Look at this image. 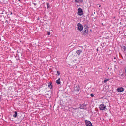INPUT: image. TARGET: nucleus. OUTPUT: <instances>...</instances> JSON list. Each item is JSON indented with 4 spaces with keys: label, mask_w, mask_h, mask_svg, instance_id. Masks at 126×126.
<instances>
[{
    "label": "nucleus",
    "mask_w": 126,
    "mask_h": 126,
    "mask_svg": "<svg viewBox=\"0 0 126 126\" xmlns=\"http://www.w3.org/2000/svg\"><path fill=\"white\" fill-rule=\"evenodd\" d=\"M99 109L101 111H107V106L104 104H101L99 106Z\"/></svg>",
    "instance_id": "1"
},
{
    "label": "nucleus",
    "mask_w": 126,
    "mask_h": 126,
    "mask_svg": "<svg viewBox=\"0 0 126 126\" xmlns=\"http://www.w3.org/2000/svg\"><path fill=\"white\" fill-rule=\"evenodd\" d=\"M79 90H80V88L79 87V86H76V87H74V91L76 93H78L79 92Z\"/></svg>",
    "instance_id": "2"
},
{
    "label": "nucleus",
    "mask_w": 126,
    "mask_h": 126,
    "mask_svg": "<svg viewBox=\"0 0 126 126\" xmlns=\"http://www.w3.org/2000/svg\"><path fill=\"white\" fill-rule=\"evenodd\" d=\"M78 15H79L80 16H81V15H83V11L81 8H79L78 9Z\"/></svg>",
    "instance_id": "3"
},
{
    "label": "nucleus",
    "mask_w": 126,
    "mask_h": 126,
    "mask_svg": "<svg viewBox=\"0 0 126 126\" xmlns=\"http://www.w3.org/2000/svg\"><path fill=\"white\" fill-rule=\"evenodd\" d=\"M77 26L78 29L79 30V31H82V30H83V26H82V25H81V24L78 23Z\"/></svg>",
    "instance_id": "4"
},
{
    "label": "nucleus",
    "mask_w": 126,
    "mask_h": 126,
    "mask_svg": "<svg viewBox=\"0 0 126 126\" xmlns=\"http://www.w3.org/2000/svg\"><path fill=\"white\" fill-rule=\"evenodd\" d=\"M87 33H88V29H87V28H85L82 32V35H87Z\"/></svg>",
    "instance_id": "5"
},
{
    "label": "nucleus",
    "mask_w": 126,
    "mask_h": 126,
    "mask_svg": "<svg viewBox=\"0 0 126 126\" xmlns=\"http://www.w3.org/2000/svg\"><path fill=\"white\" fill-rule=\"evenodd\" d=\"M85 122L86 126H92V124L91 123V122L88 120H85Z\"/></svg>",
    "instance_id": "6"
},
{
    "label": "nucleus",
    "mask_w": 126,
    "mask_h": 126,
    "mask_svg": "<svg viewBox=\"0 0 126 126\" xmlns=\"http://www.w3.org/2000/svg\"><path fill=\"white\" fill-rule=\"evenodd\" d=\"M117 90L118 92H123V91H124V88H123V87H120V88H117Z\"/></svg>",
    "instance_id": "7"
},
{
    "label": "nucleus",
    "mask_w": 126,
    "mask_h": 126,
    "mask_svg": "<svg viewBox=\"0 0 126 126\" xmlns=\"http://www.w3.org/2000/svg\"><path fill=\"white\" fill-rule=\"evenodd\" d=\"M80 109H86V105H85V104L81 105L80 106Z\"/></svg>",
    "instance_id": "8"
},
{
    "label": "nucleus",
    "mask_w": 126,
    "mask_h": 126,
    "mask_svg": "<svg viewBox=\"0 0 126 126\" xmlns=\"http://www.w3.org/2000/svg\"><path fill=\"white\" fill-rule=\"evenodd\" d=\"M48 87L50 88V89H52L53 88V86L52 85V83H49L48 85Z\"/></svg>",
    "instance_id": "9"
},
{
    "label": "nucleus",
    "mask_w": 126,
    "mask_h": 126,
    "mask_svg": "<svg viewBox=\"0 0 126 126\" xmlns=\"http://www.w3.org/2000/svg\"><path fill=\"white\" fill-rule=\"evenodd\" d=\"M57 84H61V78H59L57 80H56Z\"/></svg>",
    "instance_id": "10"
},
{
    "label": "nucleus",
    "mask_w": 126,
    "mask_h": 126,
    "mask_svg": "<svg viewBox=\"0 0 126 126\" xmlns=\"http://www.w3.org/2000/svg\"><path fill=\"white\" fill-rule=\"evenodd\" d=\"M81 53H82V50H79L76 51V53L77 54V55H80Z\"/></svg>",
    "instance_id": "11"
},
{
    "label": "nucleus",
    "mask_w": 126,
    "mask_h": 126,
    "mask_svg": "<svg viewBox=\"0 0 126 126\" xmlns=\"http://www.w3.org/2000/svg\"><path fill=\"white\" fill-rule=\"evenodd\" d=\"M14 118H17V112L15 111L14 114L13 115Z\"/></svg>",
    "instance_id": "12"
},
{
    "label": "nucleus",
    "mask_w": 126,
    "mask_h": 126,
    "mask_svg": "<svg viewBox=\"0 0 126 126\" xmlns=\"http://www.w3.org/2000/svg\"><path fill=\"white\" fill-rule=\"evenodd\" d=\"M75 2L77 3H79V2H82V1H80V0H75Z\"/></svg>",
    "instance_id": "13"
},
{
    "label": "nucleus",
    "mask_w": 126,
    "mask_h": 126,
    "mask_svg": "<svg viewBox=\"0 0 126 126\" xmlns=\"http://www.w3.org/2000/svg\"><path fill=\"white\" fill-rule=\"evenodd\" d=\"M107 81H109V79H105L104 80V83H106V82H107Z\"/></svg>",
    "instance_id": "14"
},
{
    "label": "nucleus",
    "mask_w": 126,
    "mask_h": 126,
    "mask_svg": "<svg viewBox=\"0 0 126 126\" xmlns=\"http://www.w3.org/2000/svg\"><path fill=\"white\" fill-rule=\"evenodd\" d=\"M122 49H123V50H124V51H126V46H123L122 47Z\"/></svg>",
    "instance_id": "15"
},
{
    "label": "nucleus",
    "mask_w": 126,
    "mask_h": 126,
    "mask_svg": "<svg viewBox=\"0 0 126 126\" xmlns=\"http://www.w3.org/2000/svg\"><path fill=\"white\" fill-rule=\"evenodd\" d=\"M90 96H91V97H94V94H91Z\"/></svg>",
    "instance_id": "16"
},
{
    "label": "nucleus",
    "mask_w": 126,
    "mask_h": 126,
    "mask_svg": "<svg viewBox=\"0 0 126 126\" xmlns=\"http://www.w3.org/2000/svg\"><path fill=\"white\" fill-rule=\"evenodd\" d=\"M48 35H51V32H47Z\"/></svg>",
    "instance_id": "17"
},
{
    "label": "nucleus",
    "mask_w": 126,
    "mask_h": 126,
    "mask_svg": "<svg viewBox=\"0 0 126 126\" xmlns=\"http://www.w3.org/2000/svg\"><path fill=\"white\" fill-rule=\"evenodd\" d=\"M57 74H58V75H60V72H59V71H57Z\"/></svg>",
    "instance_id": "18"
},
{
    "label": "nucleus",
    "mask_w": 126,
    "mask_h": 126,
    "mask_svg": "<svg viewBox=\"0 0 126 126\" xmlns=\"http://www.w3.org/2000/svg\"><path fill=\"white\" fill-rule=\"evenodd\" d=\"M74 110H77V108H73Z\"/></svg>",
    "instance_id": "19"
},
{
    "label": "nucleus",
    "mask_w": 126,
    "mask_h": 126,
    "mask_svg": "<svg viewBox=\"0 0 126 126\" xmlns=\"http://www.w3.org/2000/svg\"><path fill=\"white\" fill-rule=\"evenodd\" d=\"M34 5H37V4H36V3H34Z\"/></svg>",
    "instance_id": "20"
},
{
    "label": "nucleus",
    "mask_w": 126,
    "mask_h": 126,
    "mask_svg": "<svg viewBox=\"0 0 126 126\" xmlns=\"http://www.w3.org/2000/svg\"><path fill=\"white\" fill-rule=\"evenodd\" d=\"M114 60H116V57H114Z\"/></svg>",
    "instance_id": "21"
},
{
    "label": "nucleus",
    "mask_w": 126,
    "mask_h": 126,
    "mask_svg": "<svg viewBox=\"0 0 126 126\" xmlns=\"http://www.w3.org/2000/svg\"><path fill=\"white\" fill-rule=\"evenodd\" d=\"M95 13H95V12H94V14H95Z\"/></svg>",
    "instance_id": "22"
},
{
    "label": "nucleus",
    "mask_w": 126,
    "mask_h": 126,
    "mask_svg": "<svg viewBox=\"0 0 126 126\" xmlns=\"http://www.w3.org/2000/svg\"><path fill=\"white\" fill-rule=\"evenodd\" d=\"M18 0V1H20V0Z\"/></svg>",
    "instance_id": "23"
},
{
    "label": "nucleus",
    "mask_w": 126,
    "mask_h": 126,
    "mask_svg": "<svg viewBox=\"0 0 126 126\" xmlns=\"http://www.w3.org/2000/svg\"><path fill=\"white\" fill-rule=\"evenodd\" d=\"M0 100H1V98H0Z\"/></svg>",
    "instance_id": "24"
},
{
    "label": "nucleus",
    "mask_w": 126,
    "mask_h": 126,
    "mask_svg": "<svg viewBox=\"0 0 126 126\" xmlns=\"http://www.w3.org/2000/svg\"><path fill=\"white\" fill-rule=\"evenodd\" d=\"M99 7H101V5H99Z\"/></svg>",
    "instance_id": "25"
},
{
    "label": "nucleus",
    "mask_w": 126,
    "mask_h": 126,
    "mask_svg": "<svg viewBox=\"0 0 126 126\" xmlns=\"http://www.w3.org/2000/svg\"><path fill=\"white\" fill-rule=\"evenodd\" d=\"M97 51H99V49H97Z\"/></svg>",
    "instance_id": "26"
},
{
    "label": "nucleus",
    "mask_w": 126,
    "mask_h": 126,
    "mask_svg": "<svg viewBox=\"0 0 126 126\" xmlns=\"http://www.w3.org/2000/svg\"><path fill=\"white\" fill-rule=\"evenodd\" d=\"M48 4H47V6H48Z\"/></svg>",
    "instance_id": "27"
}]
</instances>
